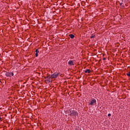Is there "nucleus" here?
Instances as JSON below:
<instances>
[{"label":"nucleus","mask_w":130,"mask_h":130,"mask_svg":"<svg viewBox=\"0 0 130 130\" xmlns=\"http://www.w3.org/2000/svg\"><path fill=\"white\" fill-rule=\"evenodd\" d=\"M95 37V35H91L90 38H94Z\"/></svg>","instance_id":"6e6552de"},{"label":"nucleus","mask_w":130,"mask_h":130,"mask_svg":"<svg viewBox=\"0 0 130 130\" xmlns=\"http://www.w3.org/2000/svg\"><path fill=\"white\" fill-rule=\"evenodd\" d=\"M126 75H127V76L128 77H130V71L128 72L126 74Z\"/></svg>","instance_id":"0eeeda50"},{"label":"nucleus","mask_w":130,"mask_h":130,"mask_svg":"<svg viewBox=\"0 0 130 130\" xmlns=\"http://www.w3.org/2000/svg\"><path fill=\"white\" fill-rule=\"evenodd\" d=\"M89 105H90L91 106L93 105H96V100H95L94 99H92L90 103H89Z\"/></svg>","instance_id":"f257e3e1"},{"label":"nucleus","mask_w":130,"mask_h":130,"mask_svg":"<svg viewBox=\"0 0 130 130\" xmlns=\"http://www.w3.org/2000/svg\"><path fill=\"white\" fill-rule=\"evenodd\" d=\"M47 79L48 81L50 82V80H49V78L47 77Z\"/></svg>","instance_id":"9d476101"},{"label":"nucleus","mask_w":130,"mask_h":130,"mask_svg":"<svg viewBox=\"0 0 130 130\" xmlns=\"http://www.w3.org/2000/svg\"><path fill=\"white\" fill-rule=\"evenodd\" d=\"M2 119V118L0 117V120Z\"/></svg>","instance_id":"dca6fc26"},{"label":"nucleus","mask_w":130,"mask_h":130,"mask_svg":"<svg viewBox=\"0 0 130 130\" xmlns=\"http://www.w3.org/2000/svg\"><path fill=\"white\" fill-rule=\"evenodd\" d=\"M36 53H39V50L36 49Z\"/></svg>","instance_id":"1a4fd4ad"},{"label":"nucleus","mask_w":130,"mask_h":130,"mask_svg":"<svg viewBox=\"0 0 130 130\" xmlns=\"http://www.w3.org/2000/svg\"><path fill=\"white\" fill-rule=\"evenodd\" d=\"M70 38H71L72 39H73V38H75V35H73V34H70L69 35Z\"/></svg>","instance_id":"423d86ee"},{"label":"nucleus","mask_w":130,"mask_h":130,"mask_svg":"<svg viewBox=\"0 0 130 130\" xmlns=\"http://www.w3.org/2000/svg\"><path fill=\"white\" fill-rule=\"evenodd\" d=\"M68 63L69 64H70V66H74V61L73 60H70L69 62H68Z\"/></svg>","instance_id":"20e7f679"},{"label":"nucleus","mask_w":130,"mask_h":130,"mask_svg":"<svg viewBox=\"0 0 130 130\" xmlns=\"http://www.w3.org/2000/svg\"><path fill=\"white\" fill-rule=\"evenodd\" d=\"M36 56L37 57L38 56V53H36Z\"/></svg>","instance_id":"9b49d317"},{"label":"nucleus","mask_w":130,"mask_h":130,"mask_svg":"<svg viewBox=\"0 0 130 130\" xmlns=\"http://www.w3.org/2000/svg\"><path fill=\"white\" fill-rule=\"evenodd\" d=\"M120 6H123V3H120Z\"/></svg>","instance_id":"ddd939ff"},{"label":"nucleus","mask_w":130,"mask_h":130,"mask_svg":"<svg viewBox=\"0 0 130 130\" xmlns=\"http://www.w3.org/2000/svg\"><path fill=\"white\" fill-rule=\"evenodd\" d=\"M70 114H76V113L74 112L73 113H71Z\"/></svg>","instance_id":"f8f14e48"},{"label":"nucleus","mask_w":130,"mask_h":130,"mask_svg":"<svg viewBox=\"0 0 130 130\" xmlns=\"http://www.w3.org/2000/svg\"><path fill=\"white\" fill-rule=\"evenodd\" d=\"M85 73L86 74H90V73H91V70H90V69H87L85 71Z\"/></svg>","instance_id":"39448f33"},{"label":"nucleus","mask_w":130,"mask_h":130,"mask_svg":"<svg viewBox=\"0 0 130 130\" xmlns=\"http://www.w3.org/2000/svg\"><path fill=\"white\" fill-rule=\"evenodd\" d=\"M5 76H6V77H13L14 76V73L13 72H7L5 74Z\"/></svg>","instance_id":"f03ea898"},{"label":"nucleus","mask_w":130,"mask_h":130,"mask_svg":"<svg viewBox=\"0 0 130 130\" xmlns=\"http://www.w3.org/2000/svg\"><path fill=\"white\" fill-rule=\"evenodd\" d=\"M57 77H58V74H53L51 75V78L53 79H56Z\"/></svg>","instance_id":"7ed1b4c3"},{"label":"nucleus","mask_w":130,"mask_h":130,"mask_svg":"<svg viewBox=\"0 0 130 130\" xmlns=\"http://www.w3.org/2000/svg\"><path fill=\"white\" fill-rule=\"evenodd\" d=\"M111 116V114H108V116H109H109Z\"/></svg>","instance_id":"4468645a"},{"label":"nucleus","mask_w":130,"mask_h":130,"mask_svg":"<svg viewBox=\"0 0 130 130\" xmlns=\"http://www.w3.org/2000/svg\"><path fill=\"white\" fill-rule=\"evenodd\" d=\"M11 116L12 117V115H11Z\"/></svg>","instance_id":"f3484780"},{"label":"nucleus","mask_w":130,"mask_h":130,"mask_svg":"<svg viewBox=\"0 0 130 130\" xmlns=\"http://www.w3.org/2000/svg\"><path fill=\"white\" fill-rule=\"evenodd\" d=\"M104 60H105V58H104Z\"/></svg>","instance_id":"2eb2a0df"}]
</instances>
